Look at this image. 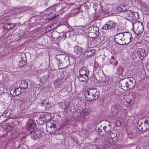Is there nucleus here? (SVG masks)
Here are the masks:
<instances>
[{
	"mask_svg": "<svg viewBox=\"0 0 149 149\" xmlns=\"http://www.w3.org/2000/svg\"><path fill=\"white\" fill-rule=\"evenodd\" d=\"M84 53L83 55L86 57H91L95 53L96 51L95 49H91L89 48L86 49H84Z\"/></svg>",
	"mask_w": 149,
	"mask_h": 149,
	"instance_id": "9",
	"label": "nucleus"
},
{
	"mask_svg": "<svg viewBox=\"0 0 149 149\" xmlns=\"http://www.w3.org/2000/svg\"><path fill=\"white\" fill-rule=\"evenodd\" d=\"M95 131L101 136L105 135L107 133L109 134L110 133L109 130H107V127L104 126L102 127L101 125L99 123L95 125Z\"/></svg>",
	"mask_w": 149,
	"mask_h": 149,
	"instance_id": "4",
	"label": "nucleus"
},
{
	"mask_svg": "<svg viewBox=\"0 0 149 149\" xmlns=\"http://www.w3.org/2000/svg\"><path fill=\"white\" fill-rule=\"evenodd\" d=\"M144 126H145L147 128L149 129V125L147 124H144Z\"/></svg>",
	"mask_w": 149,
	"mask_h": 149,
	"instance_id": "52",
	"label": "nucleus"
},
{
	"mask_svg": "<svg viewBox=\"0 0 149 149\" xmlns=\"http://www.w3.org/2000/svg\"><path fill=\"white\" fill-rule=\"evenodd\" d=\"M85 99L88 101L95 100L99 97V93L94 88H88L84 93Z\"/></svg>",
	"mask_w": 149,
	"mask_h": 149,
	"instance_id": "1",
	"label": "nucleus"
},
{
	"mask_svg": "<svg viewBox=\"0 0 149 149\" xmlns=\"http://www.w3.org/2000/svg\"><path fill=\"white\" fill-rule=\"evenodd\" d=\"M109 134H110V139H109V145L107 144V145H108V146H109L112 144V143L111 142V141H113L114 143L116 141H114V139L116 140L118 138L116 136L117 134L116 133H112Z\"/></svg>",
	"mask_w": 149,
	"mask_h": 149,
	"instance_id": "21",
	"label": "nucleus"
},
{
	"mask_svg": "<svg viewBox=\"0 0 149 149\" xmlns=\"http://www.w3.org/2000/svg\"><path fill=\"white\" fill-rule=\"evenodd\" d=\"M115 94V93L114 92H113V93H112V95H114Z\"/></svg>",
	"mask_w": 149,
	"mask_h": 149,
	"instance_id": "58",
	"label": "nucleus"
},
{
	"mask_svg": "<svg viewBox=\"0 0 149 149\" xmlns=\"http://www.w3.org/2000/svg\"><path fill=\"white\" fill-rule=\"evenodd\" d=\"M126 34L127 36H129L130 40V42H131L132 41V39H133L132 34H130V33L127 32H126Z\"/></svg>",
	"mask_w": 149,
	"mask_h": 149,
	"instance_id": "45",
	"label": "nucleus"
},
{
	"mask_svg": "<svg viewBox=\"0 0 149 149\" xmlns=\"http://www.w3.org/2000/svg\"><path fill=\"white\" fill-rule=\"evenodd\" d=\"M104 78L102 79V81L104 82L105 84L107 85L109 81V79L108 77H106L105 75H104Z\"/></svg>",
	"mask_w": 149,
	"mask_h": 149,
	"instance_id": "35",
	"label": "nucleus"
},
{
	"mask_svg": "<svg viewBox=\"0 0 149 149\" xmlns=\"http://www.w3.org/2000/svg\"><path fill=\"white\" fill-rule=\"evenodd\" d=\"M56 59L58 61L59 63V64H58L59 69H64L65 68V67L64 66V65L63 63V59H60V60L58 58Z\"/></svg>",
	"mask_w": 149,
	"mask_h": 149,
	"instance_id": "27",
	"label": "nucleus"
},
{
	"mask_svg": "<svg viewBox=\"0 0 149 149\" xmlns=\"http://www.w3.org/2000/svg\"><path fill=\"white\" fill-rule=\"evenodd\" d=\"M21 89L19 87L16 88H12L10 91V93L13 97L18 95L21 93Z\"/></svg>",
	"mask_w": 149,
	"mask_h": 149,
	"instance_id": "14",
	"label": "nucleus"
},
{
	"mask_svg": "<svg viewBox=\"0 0 149 149\" xmlns=\"http://www.w3.org/2000/svg\"><path fill=\"white\" fill-rule=\"evenodd\" d=\"M42 116V114L40 115L38 119V123L40 125H42L47 122L45 119L44 118V117Z\"/></svg>",
	"mask_w": 149,
	"mask_h": 149,
	"instance_id": "25",
	"label": "nucleus"
},
{
	"mask_svg": "<svg viewBox=\"0 0 149 149\" xmlns=\"http://www.w3.org/2000/svg\"><path fill=\"white\" fill-rule=\"evenodd\" d=\"M65 34H63L62 36V38H63L64 39V38H65V36H64V35Z\"/></svg>",
	"mask_w": 149,
	"mask_h": 149,
	"instance_id": "56",
	"label": "nucleus"
},
{
	"mask_svg": "<svg viewBox=\"0 0 149 149\" xmlns=\"http://www.w3.org/2000/svg\"><path fill=\"white\" fill-rule=\"evenodd\" d=\"M107 130H109L107 127Z\"/></svg>",
	"mask_w": 149,
	"mask_h": 149,
	"instance_id": "59",
	"label": "nucleus"
},
{
	"mask_svg": "<svg viewBox=\"0 0 149 149\" xmlns=\"http://www.w3.org/2000/svg\"><path fill=\"white\" fill-rule=\"evenodd\" d=\"M89 71L85 67H84L80 70L79 75H81L85 77H88Z\"/></svg>",
	"mask_w": 149,
	"mask_h": 149,
	"instance_id": "19",
	"label": "nucleus"
},
{
	"mask_svg": "<svg viewBox=\"0 0 149 149\" xmlns=\"http://www.w3.org/2000/svg\"><path fill=\"white\" fill-rule=\"evenodd\" d=\"M143 24L141 23L138 26L136 29V32H137V33H136V34L137 35L139 36V34H140L143 33Z\"/></svg>",
	"mask_w": 149,
	"mask_h": 149,
	"instance_id": "26",
	"label": "nucleus"
},
{
	"mask_svg": "<svg viewBox=\"0 0 149 149\" xmlns=\"http://www.w3.org/2000/svg\"><path fill=\"white\" fill-rule=\"evenodd\" d=\"M66 123H63L62 125H61L60 127H62L61 128V129L63 127L66 125Z\"/></svg>",
	"mask_w": 149,
	"mask_h": 149,
	"instance_id": "53",
	"label": "nucleus"
},
{
	"mask_svg": "<svg viewBox=\"0 0 149 149\" xmlns=\"http://www.w3.org/2000/svg\"><path fill=\"white\" fill-rule=\"evenodd\" d=\"M113 65L115 66H116L118 65V62L116 60H115L114 61H113Z\"/></svg>",
	"mask_w": 149,
	"mask_h": 149,
	"instance_id": "47",
	"label": "nucleus"
},
{
	"mask_svg": "<svg viewBox=\"0 0 149 149\" xmlns=\"http://www.w3.org/2000/svg\"><path fill=\"white\" fill-rule=\"evenodd\" d=\"M64 35L65 37V38H64V39L66 38L67 37H69L70 36V31L67 32L65 33Z\"/></svg>",
	"mask_w": 149,
	"mask_h": 149,
	"instance_id": "44",
	"label": "nucleus"
},
{
	"mask_svg": "<svg viewBox=\"0 0 149 149\" xmlns=\"http://www.w3.org/2000/svg\"><path fill=\"white\" fill-rule=\"evenodd\" d=\"M84 49L78 45H76L74 48V52L76 54L80 55L84 53Z\"/></svg>",
	"mask_w": 149,
	"mask_h": 149,
	"instance_id": "11",
	"label": "nucleus"
},
{
	"mask_svg": "<svg viewBox=\"0 0 149 149\" xmlns=\"http://www.w3.org/2000/svg\"><path fill=\"white\" fill-rule=\"evenodd\" d=\"M147 26L148 28L149 29V21L147 23Z\"/></svg>",
	"mask_w": 149,
	"mask_h": 149,
	"instance_id": "57",
	"label": "nucleus"
},
{
	"mask_svg": "<svg viewBox=\"0 0 149 149\" xmlns=\"http://www.w3.org/2000/svg\"><path fill=\"white\" fill-rule=\"evenodd\" d=\"M83 6H81V7L82 8H83Z\"/></svg>",
	"mask_w": 149,
	"mask_h": 149,
	"instance_id": "60",
	"label": "nucleus"
},
{
	"mask_svg": "<svg viewBox=\"0 0 149 149\" xmlns=\"http://www.w3.org/2000/svg\"><path fill=\"white\" fill-rule=\"evenodd\" d=\"M146 67L148 69V70H149V63L148 64L146 65Z\"/></svg>",
	"mask_w": 149,
	"mask_h": 149,
	"instance_id": "55",
	"label": "nucleus"
},
{
	"mask_svg": "<svg viewBox=\"0 0 149 149\" xmlns=\"http://www.w3.org/2000/svg\"><path fill=\"white\" fill-rule=\"evenodd\" d=\"M125 18L130 21L135 22L139 18V14L136 12H132L128 10L123 13Z\"/></svg>",
	"mask_w": 149,
	"mask_h": 149,
	"instance_id": "2",
	"label": "nucleus"
},
{
	"mask_svg": "<svg viewBox=\"0 0 149 149\" xmlns=\"http://www.w3.org/2000/svg\"><path fill=\"white\" fill-rule=\"evenodd\" d=\"M142 122L141 123V124H139L138 125V128H141V127H142Z\"/></svg>",
	"mask_w": 149,
	"mask_h": 149,
	"instance_id": "54",
	"label": "nucleus"
},
{
	"mask_svg": "<svg viewBox=\"0 0 149 149\" xmlns=\"http://www.w3.org/2000/svg\"><path fill=\"white\" fill-rule=\"evenodd\" d=\"M58 25L59 26H61V25H65L67 28L70 29V28H71V27L69 25V24L67 23V22L65 21L63 22H62L61 23H60Z\"/></svg>",
	"mask_w": 149,
	"mask_h": 149,
	"instance_id": "36",
	"label": "nucleus"
},
{
	"mask_svg": "<svg viewBox=\"0 0 149 149\" xmlns=\"http://www.w3.org/2000/svg\"><path fill=\"white\" fill-rule=\"evenodd\" d=\"M144 124H147L149 125V117H147L146 119L144 120Z\"/></svg>",
	"mask_w": 149,
	"mask_h": 149,
	"instance_id": "46",
	"label": "nucleus"
},
{
	"mask_svg": "<svg viewBox=\"0 0 149 149\" xmlns=\"http://www.w3.org/2000/svg\"><path fill=\"white\" fill-rule=\"evenodd\" d=\"M129 43H130V42H129V43H127V44H129Z\"/></svg>",
	"mask_w": 149,
	"mask_h": 149,
	"instance_id": "62",
	"label": "nucleus"
},
{
	"mask_svg": "<svg viewBox=\"0 0 149 149\" xmlns=\"http://www.w3.org/2000/svg\"><path fill=\"white\" fill-rule=\"evenodd\" d=\"M54 14L55 13L53 14V13H50L49 15V18H48V19L49 20H52L55 19L58 15H54Z\"/></svg>",
	"mask_w": 149,
	"mask_h": 149,
	"instance_id": "34",
	"label": "nucleus"
},
{
	"mask_svg": "<svg viewBox=\"0 0 149 149\" xmlns=\"http://www.w3.org/2000/svg\"><path fill=\"white\" fill-rule=\"evenodd\" d=\"M47 122L54 118V114L53 113L47 112L42 114Z\"/></svg>",
	"mask_w": 149,
	"mask_h": 149,
	"instance_id": "16",
	"label": "nucleus"
},
{
	"mask_svg": "<svg viewBox=\"0 0 149 149\" xmlns=\"http://www.w3.org/2000/svg\"><path fill=\"white\" fill-rule=\"evenodd\" d=\"M55 58L60 59H63V63L65 67H67L69 64V56L63 54H59L56 56Z\"/></svg>",
	"mask_w": 149,
	"mask_h": 149,
	"instance_id": "6",
	"label": "nucleus"
},
{
	"mask_svg": "<svg viewBox=\"0 0 149 149\" xmlns=\"http://www.w3.org/2000/svg\"><path fill=\"white\" fill-rule=\"evenodd\" d=\"M34 132L35 135L36 136V137L38 138H40L42 137V131L40 130H34L33 131Z\"/></svg>",
	"mask_w": 149,
	"mask_h": 149,
	"instance_id": "28",
	"label": "nucleus"
},
{
	"mask_svg": "<svg viewBox=\"0 0 149 149\" xmlns=\"http://www.w3.org/2000/svg\"><path fill=\"white\" fill-rule=\"evenodd\" d=\"M60 108L64 110H67L70 105V104L68 101H65L64 102H60L59 104Z\"/></svg>",
	"mask_w": 149,
	"mask_h": 149,
	"instance_id": "18",
	"label": "nucleus"
},
{
	"mask_svg": "<svg viewBox=\"0 0 149 149\" xmlns=\"http://www.w3.org/2000/svg\"><path fill=\"white\" fill-rule=\"evenodd\" d=\"M58 125H59V124ZM46 130L47 132L50 134H54L56 132L58 131L61 129L62 127H59L58 124L57 125L54 123H49L46 125Z\"/></svg>",
	"mask_w": 149,
	"mask_h": 149,
	"instance_id": "3",
	"label": "nucleus"
},
{
	"mask_svg": "<svg viewBox=\"0 0 149 149\" xmlns=\"http://www.w3.org/2000/svg\"><path fill=\"white\" fill-rule=\"evenodd\" d=\"M77 116L79 117L81 116H85L88 115L89 114V112L86 109H78L77 111Z\"/></svg>",
	"mask_w": 149,
	"mask_h": 149,
	"instance_id": "12",
	"label": "nucleus"
},
{
	"mask_svg": "<svg viewBox=\"0 0 149 149\" xmlns=\"http://www.w3.org/2000/svg\"><path fill=\"white\" fill-rule=\"evenodd\" d=\"M79 13V9L78 8L73 9L71 11V14L72 15L75 16Z\"/></svg>",
	"mask_w": 149,
	"mask_h": 149,
	"instance_id": "31",
	"label": "nucleus"
},
{
	"mask_svg": "<svg viewBox=\"0 0 149 149\" xmlns=\"http://www.w3.org/2000/svg\"><path fill=\"white\" fill-rule=\"evenodd\" d=\"M102 29L103 30H109V28L108 26V24L107 23V22L105 24L104 26L102 27Z\"/></svg>",
	"mask_w": 149,
	"mask_h": 149,
	"instance_id": "41",
	"label": "nucleus"
},
{
	"mask_svg": "<svg viewBox=\"0 0 149 149\" xmlns=\"http://www.w3.org/2000/svg\"><path fill=\"white\" fill-rule=\"evenodd\" d=\"M46 1H49V0H46Z\"/></svg>",
	"mask_w": 149,
	"mask_h": 149,
	"instance_id": "61",
	"label": "nucleus"
},
{
	"mask_svg": "<svg viewBox=\"0 0 149 149\" xmlns=\"http://www.w3.org/2000/svg\"><path fill=\"white\" fill-rule=\"evenodd\" d=\"M127 6L125 4H121L118 7L116 11L117 13H120L123 12V13L128 10H127Z\"/></svg>",
	"mask_w": 149,
	"mask_h": 149,
	"instance_id": "15",
	"label": "nucleus"
},
{
	"mask_svg": "<svg viewBox=\"0 0 149 149\" xmlns=\"http://www.w3.org/2000/svg\"><path fill=\"white\" fill-rule=\"evenodd\" d=\"M132 58L134 61H137V57L136 56L135 54H132L131 56Z\"/></svg>",
	"mask_w": 149,
	"mask_h": 149,
	"instance_id": "42",
	"label": "nucleus"
},
{
	"mask_svg": "<svg viewBox=\"0 0 149 149\" xmlns=\"http://www.w3.org/2000/svg\"><path fill=\"white\" fill-rule=\"evenodd\" d=\"M27 63V61L25 58H22L21 60L19 62L17 65V66L19 68H21L23 66L26 65Z\"/></svg>",
	"mask_w": 149,
	"mask_h": 149,
	"instance_id": "24",
	"label": "nucleus"
},
{
	"mask_svg": "<svg viewBox=\"0 0 149 149\" xmlns=\"http://www.w3.org/2000/svg\"><path fill=\"white\" fill-rule=\"evenodd\" d=\"M16 26V24H15L11 23V29H13Z\"/></svg>",
	"mask_w": 149,
	"mask_h": 149,
	"instance_id": "51",
	"label": "nucleus"
},
{
	"mask_svg": "<svg viewBox=\"0 0 149 149\" xmlns=\"http://www.w3.org/2000/svg\"><path fill=\"white\" fill-rule=\"evenodd\" d=\"M88 29L90 31V32L89 33H92L94 35L93 37L88 36L89 37H91L92 38V41H93L94 40L95 38L97 37V35L96 34H95V33L98 32L99 29L96 26L92 25L91 26L89 27Z\"/></svg>",
	"mask_w": 149,
	"mask_h": 149,
	"instance_id": "7",
	"label": "nucleus"
},
{
	"mask_svg": "<svg viewBox=\"0 0 149 149\" xmlns=\"http://www.w3.org/2000/svg\"><path fill=\"white\" fill-rule=\"evenodd\" d=\"M97 8H100V10L102 11L104 13H108V10H106V11H105L104 10H103V9L102 6H101V4H100V2H99V5L97 6Z\"/></svg>",
	"mask_w": 149,
	"mask_h": 149,
	"instance_id": "39",
	"label": "nucleus"
},
{
	"mask_svg": "<svg viewBox=\"0 0 149 149\" xmlns=\"http://www.w3.org/2000/svg\"><path fill=\"white\" fill-rule=\"evenodd\" d=\"M128 90L132 89L134 87L135 85V81L132 77L126 78Z\"/></svg>",
	"mask_w": 149,
	"mask_h": 149,
	"instance_id": "8",
	"label": "nucleus"
},
{
	"mask_svg": "<svg viewBox=\"0 0 149 149\" xmlns=\"http://www.w3.org/2000/svg\"><path fill=\"white\" fill-rule=\"evenodd\" d=\"M126 78H125L120 81L118 84L119 86L120 87V84H121V88L124 90L127 91L128 90L127 84V83Z\"/></svg>",
	"mask_w": 149,
	"mask_h": 149,
	"instance_id": "17",
	"label": "nucleus"
},
{
	"mask_svg": "<svg viewBox=\"0 0 149 149\" xmlns=\"http://www.w3.org/2000/svg\"><path fill=\"white\" fill-rule=\"evenodd\" d=\"M9 110V109H7V110H6V111H5L4 112V114H6V115H8V114L9 113V112H8Z\"/></svg>",
	"mask_w": 149,
	"mask_h": 149,
	"instance_id": "50",
	"label": "nucleus"
},
{
	"mask_svg": "<svg viewBox=\"0 0 149 149\" xmlns=\"http://www.w3.org/2000/svg\"><path fill=\"white\" fill-rule=\"evenodd\" d=\"M76 59L74 58L72 56L69 57V64H72L74 63Z\"/></svg>",
	"mask_w": 149,
	"mask_h": 149,
	"instance_id": "38",
	"label": "nucleus"
},
{
	"mask_svg": "<svg viewBox=\"0 0 149 149\" xmlns=\"http://www.w3.org/2000/svg\"><path fill=\"white\" fill-rule=\"evenodd\" d=\"M129 43H130V42H129V43H127V44H129Z\"/></svg>",
	"mask_w": 149,
	"mask_h": 149,
	"instance_id": "63",
	"label": "nucleus"
},
{
	"mask_svg": "<svg viewBox=\"0 0 149 149\" xmlns=\"http://www.w3.org/2000/svg\"><path fill=\"white\" fill-rule=\"evenodd\" d=\"M129 43H130V42H129V43H127V44H129Z\"/></svg>",
	"mask_w": 149,
	"mask_h": 149,
	"instance_id": "64",
	"label": "nucleus"
},
{
	"mask_svg": "<svg viewBox=\"0 0 149 149\" xmlns=\"http://www.w3.org/2000/svg\"><path fill=\"white\" fill-rule=\"evenodd\" d=\"M136 53L137 55L142 61L147 55L145 51V50L143 48H138L137 49Z\"/></svg>",
	"mask_w": 149,
	"mask_h": 149,
	"instance_id": "10",
	"label": "nucleus"
},
{
	"mask_svg": "<svg viewBox=\"0 0 149 149\" xmlns=\"http://www.w3.org/2000/svg\"><path fill=\"white\" fill-rule=\"evenodd\" d=\"M116 124L117 126H119L120 125V122L119 120H117L116 122Z\"/></svg>",
	"mask_w": 149,
	"mask_h": 149,
	"instance_id": "48",
	"label": "nucleus"
},
{
	"mask_svg": "<svg viewBox=\"0 0 149 149\" xmlns=\"http://www.w3.org/2000/svg\"><path fill=\"white\" fill-rule=\"evenodd\" d=\"M138 129L139 130V131H143L144 132L148 130V128L146 127L145 126L143 125V126H142V127H141V128H138Z\"/></svg>",
	"mask_w": 149,
	"mask_h": 149,
	"instance_id": "40",
	"label": "nucleus"
},
{
	"mask_svg": "<svg viewBox=\"0 0 149 149\" xmlns=\"http://www.w3.org/2000/svg\"><path fill=\"white\" fill-rule=\"evenodd\" d=\"M126 32H124L123 33H119L116 34L115 36L114 40V41L117 44L120 45H126L127 44L125 42H121V41L125 40L123 37L126 35Z\"/></svg>",
	"mask_w": 149,
	"mask_h": 149,
	"instance_id": "5",
	"label": "nucleus"
},
{
	"mask_svg": "<svg viewBox=\"0 0 149 149\" xmlns=\"http://www.w3.org/2000/svg\"><path fill=\"white\" fill-rule=\"evenodd\" d=\"M78 79L80 82H83L85 81H87L88 79V78L79 75L78 77Z\"/></svg>",
	"mask_w": 149,
	"mask_h": 149,
	"instance_id": "30",
	"label": "nucleus"
},
{
	"mask_svg": "<svg viewBox=\"0 0 149 149\" xmlns=\"http://www.w3.org/2000/svg\"><path fill=\"white\" fill-rule=\"evenodd\" d=\"M107 22L109 30H113L116 27L117 23L112 20H109Z\"/></svg>",
	"mask_w": 149,
	"mask_h": 149,
	"instance_id": "20",
	"label": "nucleus"
},
{
	"mask_svg": "<svg viewBox=\"0 0 149 149\" xmlns=\"http://www.w3.org/2000/svg\"><path fill=\"white\" fill-rule=\"evenodd\" d=\"M35 120L30 119L27 122L26 124V128L28 130H30L31 129H33L36 126V124L35 123Z\"/></svg>",
	"mask_w": 149,
	"mask_h": 149,
	"instance_id": "13",
	"label": "nucleus"
},
{
	"mask_svg": "<svg viewBox=\"0 0 149 149\" xmlns=\"http://www.w3.org/2000/svg\"><path fill=\"white\" fill-rule=\"evenodd\" d=\"M124 71V69L123 67L120 66L117 68L116 73L117 74L119 75H122Z\"/></svg>",
	"mask_w": 149,
	"mask_h": 149,
	"instance_id": "29",
	"label": "nucleus"
},
{
	"mask_svg": "<svg viewBox=\"0 0 149 149\" xmlns=\"http://www.w3.org/2000/svg\"><path fill=\"white\" fill-rule=\"evenodd\" d=\"M33 131H30V134L32 139L34 141L38 139L37 137H36V136L35 135Z\"/></svg>",
	"mask_w": 149,
	"mask_h": 149,
	"instance_id": "37",
	"label": "nucleus"
},
{
	"mask_svg": "<svg viewBox=\"0 0 149 149\" xmlns=\"http://www.w3.org/2000/svg\"><path fill=\"white\" fill-rule=\"evenodd\" d=\"M4 29L7 30H9L11 29V23L6 24L3 26Z\"/></svg>",
	"mask_w": 149,
	"mask_h": 149,
	"instance_id": "32",
	"label": "nucleus"
},
{
	"mask_svg": "<svg viewBox=\"0 0 149 149\" xmlns=\"http://www.w3.org/2000/svg\"><path fill=\"white\" fill-rule=\"evenodd\" d=\"M48 104H49L48 100L46 99L42 101L41 102L40 105L44 106L45 109H46V107H47V105Z\"/></svg>",
	"mask_w": 149,
	"mask_h": 149,
	"instance_id": "33",
	"label": "nucleus"
},
{
	"mask_svg": "<svg viewBox=\"0 0 149 149\" xmlns=\"http://www.w3.org/2000/svg\"><path fill=\"white\" fill-rule=\"evenodd\" d=\"M9 111L8 112H9L8 114V115H6V116H9L12 114V112L11 111V110L10 109H9Z\"/></svg>",
	"mask_w": 149,
	"mask_h": 149,
	"instance_id": "49",
	"label": "nucleus"
},
{
	"mask_svg": "<svg viewBox=\"0 0 149 149\" xmlns=\"http://www.w3.org/2000/svg\"><path fill=\"white\" fill-rule=\"evenodd\" d=\"M120 110L119 106L117 104H114L111 107V111L114 115H117Z\"/></svg>",
	"mask_w": 149,
	"mask_h": 149,
	"instance_id": "22",
	"label": "nucleus"
},
{
	"mask_svg": "<svg viewBox=\"0 0 149 149\" xmlns=\"http://www.w3.org/2000/svg\"><path fill=\"white\" fill-rule=\"evenodd\" d=\"M116 60L115 59V58L114 56L113 55H112L111 56V58L109 60V63L111 64H112L113 63V61H114Z\"/></svg>",
	"mask_w": 149,
	"mask_h": 149,
	"instance_id": "43",
	"label": "nucleus"
},
{
	"mask_svg": "<svg viewBox=\"0 0 149 149\" xmlns=\"http://www.w3.org/2000/svg\"><path fill=\"white\" fill-rule=\"evenodd\" d=\"M28 83L25 80L22 81L19 84V87L21 89H26L27 88Z\"/></svg>",
	"mask_w": 149,
	"mask_h": 149,
	"instance_id": "23",
	"label": "nucleus"
}]
</instances>
